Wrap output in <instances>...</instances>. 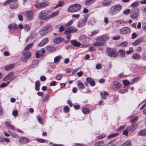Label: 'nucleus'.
Returning a JSON list of instances; mask_svg holds the SVG:
<instances>
[{"label":"nucleus","instance_id":"nucleus-1","mask_svg":"<svg viewBox=\"0 0 146 146\" xmlns=\"http://www.w3.org/2000/svg\"><path fill=\"white\" fill-rule=\"evenodd\" d=\"M109 37L105 35L98 36L96 38L97 41L93 45L94 46H104L106 45V41L109 40Z\"/></svg>","mask_w":146,"mask_h":146},{"label":"nucleus","instance_id":"nucleus-2","mask_svg":"<svg viewBox=\"0 0 146 146\" xmlns=\"http://www.w3.org/2000/svg\"><path fill=\"white\" fill-rule=\"evenodd\" d=\"M122 8L121 5L117 4L111 7L110 9L109 13L111 16H114L119 12Z\"/></svg>","mask_w":146,"mask_h":146},{"label":"nucleus","instance_id":"nucleus-3","mask_svg":"<svg viewBox=\"0 0 146 146\" xmlns=\"http://www.w3.org/2000/svg\"><path fill=\"white\" fill-rule=\"evenodd\" d=\"M81 7V5L79 4H74L69 6L67 9V11L70 13L75 12L80 10Z\"/></svg>","mask_w":146,"mask_h":146},{"label":"nucleus","instance_id":"nucleus-4","mask_svg":"<svg viewBox=\"0 0 146 146\" xmlns=\"http://www.w3.org/2000/svg\"><path fill=\"white\" fill-rule=\"evenodd\" d=\"M106 50L108 56L110 57L115 58L118 56L117 52L114 48L108 47Z\"/></svg>","mask_w":146,"mask_h":146},{"label":"nucleus","instance_id":"nucleus-5","mask_svg":"<svg viewBox=\"0 0 146 146\" xmlns=\"http://www.w3.org/2000/svg\"><path fill=\"white\" fill-rule=\"evenodd\" d=\"M52 28V27L50 25H46L42 27L39 31L40 35L43 36L50 31Z\"/></svg>","mask_w":146,"mask_h":146},{"label":"nucleus","instance_id":"nucleus-6","mask_svg":"<svg viewBox=\"0 0 146 146\" xmlns=\"http://www.w3.org/2000/svg\"><path fill=\"white\" fill-rule=\"evenodd\" d=\"M139 9L138 8L133 9L130 14L131 17L133 19H137L138 16Z\"/></svg>","mask_w":146,"mask_h":146},{"label":"nucleus","instance_id":"nucleus-7","mask_svg":"<svg viewBox=\"0 0 146 146\" xmlns=\"http://www.w3.org/2000/svg\"><path fill=\"white\" fill-rule=\"evenodd\" d=\"M88 16L86 15H84L83 18L79 20L77 23V26L79 28H81L85 25L87 20Z\"/></svg>","mask_w":146,"mask_h":146},{"label":"nucleus","instance_id":"nucleus-8","mask_svg":"<svg viewBox=\"0 0 146 146\" xmlns=\"http://www.w3.org/2000/svg\"><path fill=\"white\" fill-rule=\"evenodd\" d=\"M47 12L43 10L39 13L38 15L39 18L41 20H48L49 19V15H47Z\"/></svg>","mask_w":146,"mask_h":146},{"label":"nucleus","instance_id":"nucleus-9","mask_svg":"<svg viewBox=\"0 0 146 146\" xmlns=\"http://www.w3.org/2000/svg\"><path fill=\"white\" fill-rule=\"evenodd\" d=\"M77 31L78 29L76 28L71 26L67 29L64 33L65 34H68L70 33L76 32Z\"/></svg>","mask_w":146,"mask_h":146},{"label":"nucleus","instance_id":"nucleus-10","mask_svg":"<svg viewBox=\"0 0 146 146\" xmlns=\"http://www.w3.org/2000/svg\"><path fill=\"white\" fill-rule=\"evenodd\" d=\"M119 32L121 34H127L131 32V30L128 27H124L120 29Z\"/></svg>","mask_w":146,"mask_h":146},{"label":"nucleus","instance_id":"nucleus-11","mask_svg":"<svg viewBox=\"0 0 146 146\" xmlns=\"http://www.w3.org/2000/svg\"><path fill=\"white\" fill-rule=\"evenodd\" d=\"M49 3L48 1H43L41 3L36 4L35 5V7L37 8L44 7L48 5Z\"/></svg>","mask_w":146,"mask_h":146},{"label":"nucleus","instance_id":"nucleus-12","mask_svg":"<svg viewBox=\"0 0 146 146\" xmlns=\"http://www.w3.org/2000/svg\"><path fill=\"white\" fill-rule=\"evenodd\" d=\"M25 15L28 20H30L33 17V13L31 10L27 11L25 12Z\"/></svg>","mask_w":146,"mask_h":146},{"label":"nucleus","instance_id":"nucleus-13","mask_svg":"<svg viewBox=\"0 0 146 146\" xmlns=\"http://www.w3.org/2000/svg\"><path fill=\"white\" fill-rule=\"evenodd\" d=\"M144 40V37L143 36H141L133 42L132 43V45L133 46L138 45L140 43L142 42Z\"/></svg>","mask_w":146,"mask_h":146},{"label":"nucleus","instance_id":"nucleus-14","mask_svg":"<svg viewBox=\"0 0 146 146\" xmlns=\"http://www.w3.org/2000/svg\"><path fill=\"white\" fill-rule=\"evenodd\" d=\"M19 143L22 144H25L29 142V139L25 137H22L20 138L19 140Z\"/></svg>","mask_w":146,"mask_h":146},{"label":"nucleus","instance_id":"nucleus-15","mask_svg":"<svg viewBox=\"0 0 146 146\" xmlns=\"http://www.w3.org/2000/svg\"><path fill=\"white\" fill-rule=\"evenodd\" d=\"M45 52V50L44 48L41 49V51H37L36 53V57L37 58H39L40 57L43 56V54Z\"/></svg>","mask_w":146,"mask_h":146},{"label":"nucleus","instance_id":"nucleus-16","mask_svg":"<svg viewBox=\"0 0 146 146\" xmlns=\"http://www.w3.org/2000/svg\"><path fill=\"white\" fill-rule=\"evenodd\" d=\"M86 81L88 83L90 84L92 86H94L95 85V82L93 79L87 78H86Z\"/></svg>","mask_w":146,"mask_h":146},{"label":"nucleus","instance_id":"nucleus-17","mask_svg":"<svg viewBox=\"0 0 146 146\" xmlns=\"http://www.w3.org/2000/svg\"><path fill=\"white\" fill-rule=\"evenodd\" d=\"M48 38H46L42 40L38 44V46L40 47L43 46L44 44L48 43Z\"/></svg>","mask_w":146,"mask_h":146},{"label":"nucleus","instance_id":"nucleus-18","mask_svg":"<svg viewBox=\"0 0 146 146\" xmlns=\"http://www.w3.org/2000/svg\"><path fill=\"white\" fill-rule=\"evenodd\" d=\"M14 1L11 2L10 5V7L12 9H17L18 6V4L17 3H15Z\"/></svg>","mask_w":146,"mask_h":146},{"label":"nucleus","instance_id":"nucleus-19","mask_svg":"<svg viewBox=\"0 0 146 146\" xmlns=\"http://www.w3.org/2000/svg\"><path fill=\"white\" fill-rule=\"evenodd\" d=\"M113 83L115 87L117 89H119L122 86L121 84L117 81H114Z\"/></svg>","mask_w":146,"mask_h":146},{"label":"nucleus","instance_id":"nucleus-20","mask_svg":"<svg viewBox=\"0 0 146 146\" xmlns=\"http://www.w3.org/2000/svg\"><path fill=\"white\" fill-rule=\"evenodd\" d=\"M59 13V11L58 10L54 12L51 14L49 15V19L51 18H52L56 16H57Z\"/></svg>","mask_w":146,"mask_h":146},{"label":"nucleus","instance_id":"nucleus-21","mask_svg":"<svg viewBox=\"0 0 146 146\" xmlns=\"http://www.w3.org/2000/svg\"><path fill=\"white\" fill-rule=\"evenodd\" d=\"M8 28L9 30H15L18 28V26L16 24H11L9 25Z\"/></svg>","mask_w":146,"mask_h":146},{"label":"nucleus","instance_id":"nucleus-22","mask_svg":"<svg viewBox=\"0 0 146 146\" xmlns=\"http://www.w3.org/2000/svg\"><path fill=\"white\" fill-rule=\"evenodd\" d=\"M137 125H133L131 126H128L127 127V129H128L129 131H133L135 130L137 127Z\"/></svg>","mask_w":146,"mask_h":146},{"label":"nucleus","instance_id":"nucleus-23","mask_svg":"<svg viewBox=\"0 0 146 146\" xmlns=\"http://www.w3.org/2000/svg\"><path fill=\"white\" fill-rule=\"evenodd\" d=\"M111 0H104L102 2V5L104 6H107L111 3Z\"/></svg>","mask_w":146,"mask_h":146},{"label":"nucleus","instance_id":"nucleus-24","mask_svg":"<svg viewBox=\"0 0 146 146\" xmlns=\"http://www.w3.org/2000/svg\"><path fill=\"white\" fill-rule=\"evenodd\" d=\"M63 40V38L61 37H58L56 38L54 40V43L57 44Z\"/></svg>","mask_w":146,"mask_h":146},{"label":"nucleus","instance_id":"nucleus-25","mask_svg":"<svg viewBox=\"0 0 146 146\" xmlns=\"http://www.w3.org/2000/svg\"><path fill=\"white\" fill-rule=\"evenodd\" d=\"M96 0H86L84 3L86 6H90L95 2Z\"/></svg>","mask_w":146,"mask_h":146},{"label":"nucleus","instance_id":"nucleus-26","mask_svg":"<svg viewBox=\"0 0 146 146\" xmlns=\"http://www.w3.org/2000/svg\"><path fill=\"white\" fill-rule=\"evenodd\" d=\"M38 61L37 59L34 60H33L31 64L33 68H35L38 66Z\"/></svg>","mask_w":146,"mask_h":146},{"label":"nucleus","instance_id":"nucleus-27","mask_svg":"<svg viewBox=\"0 0 146 146\" xmlns=\"http://www.w3.org/2000/svg\"><path fill=\"white\" fill-rule=\"evenodd\" d=\"M105 143L103 141H101L96 142L95 145V146H106Z\"/></svg>","mask_w":146,"mask_h":146},{"label":"nucleus","instance_id":"nucleus-28","mask_svg":"<svg viewBox=\"0 0 146 146\" xmlns=\"http://www.w3.org/2000/svg\"><path fill=\"white\" fill-rule=\"evenodd\" d=\"M71 44L75 46L79 47L81 45V44L75 40H72L71 41Z\"/></svg>","mask_w":146,"mask_h":146},{"label":"nucleus","instance_id":"nucleus-29","mask_svg":"<svg viewBox=\"0 0 146 146\" xmlns=\"http://www.w3.org/2000/svg\"><path fill=\"white\" fill-rule=\"evenodd\" d=\"M15 65L14 64H12L7 66L5 67V69L6 70H11L14 67Z\"/></svg>","mask_w":146,"mask_h":146},{"label":"nucleus","instance_id":"nucleus-30","mask_svg":"<svg viewBox=\"0 0 146 146\" xmlns=\"http://www.w3.org/2000/svg\"><path fill=\"white\" fill-rule=\"evenodd\" d=\"M118 52L120 56L121 57H124L125 56V51L124 50L122 49H120L119 50Z\"/></svg>","mask_w":146,"mask_h":146},{"label":"nucleus","instance_id":"nucleus-31","mask_svg":"<svg viewBox=\"0 0 146 146\" xmlns=\"http://www.w3.org/2000/svg\"><path fill=\"white\" fill-rule=\"evenodd\" d=\"M13 75V74H8L6 76L3 78V80L4 81H7L11 78Z\"/></svg>","mask_w":146,"mask_h":146},{"label":"nucleus","instance_id":"nucleus-32","mask_svg":"<svg viewBox=\"0 0 146 146\" xmlns=\"http://www.w3.org/2000/svg\"><path fill=\"white\" fill-rule=\"evenodd\" d=\"M133 59L135 60H138L140 58V55L137 53H134L132 56Z\"/></svg>","mask_w":146,"mask_h":146},{"label":"nucleus","instance_id":"nucleus-33","mask_svg":"<svg viewBox=\"0 0 146 146\" xmlns=\"http://www.w3.org/2000/svg\"><path fill=\"white\" fill-rule=\"evenodd\" d=\"M40 86V83L39 81H37L35 83V89L36 91L39 90V87Z\"/></svg>","mask_w":146,"mask_h":146},{"label":"nucleus","instance_id":"nucleus-34","mask_svg":"<svg viewBox=\"0 0 146 146\" xmlns=\"http://www.w3.org/2000/svg\"><path fill=\"white\" fill-rule=\"evenodd\" d=\"M77 86L81 90L83 89L84 87V84L82 82L78 81V82Z\"/></svg>","mask_w":146,"mask_h":146},{"label":"nucleus","instance_id":"nucleus-35","mask_svg":"<svg viewBox=\"0 0 146 146\" xmlns=\"http://www.w3.org/2000/svg\"><path fill=\"white\" fill-rule=\"evenodd\" d=\"M31 53L30 52H25L23 54V55L24 56L27 57L28 59L30 57Z\"/></svg>","mask_w":146,"mask_h":146},{"label":"nucleus","instance_id":"nucleus-36","mask_svg":"<svg viewBox=\"0 0 146 146\" xmlns=\"http://www.w3.org/2000/svg\"><path fill=\"white\" fill-rule=\"evenodd\" d=\"M99 32L98 30H94L91 32H89L88 33L89 35L90 36H94L96 35Z\"/></svg>","mask_w":146,"mask_h":146},{"label":"nucleus","instance_id":"nucleus-37","mask_svg":"<svg viewBox=\"0 0 146 146\" xmlns=\"http://www.w3.org/2000/svg\"><path fill=\"white\" fill-rule=\"evenodd\" d=\"M62 56H58L54 58V62L56 63L60 61L62 58Z\"/></svg>","mask_w":146,"mask_h":146},{"label":"nucleus","instance_id":"nucleus-38","mask_svg":"<svg viewBox=\"0 0 146 146\" xmlns=\"http://www.w3.org/2000/svg\"><path fill=\"white\" fill-rule=\"evenodd\" d=\"M100 94L102 98L104 99H106V96L108 95V94L106 92H105L103 93H101Z\"/></svg>","mask_w":146,"mask_h":146},{"label":"nucleus","instance_id":"nucleus-39","mask_svg":"<svg viewBox=\"0 0 146 146\" xmlns=\"http://www.w3.org/2000/svg\"><path fill=\"white\" fill-rule=\"evenodd\" d=\"M13 1L14 2H16L17 0H7L3 3V4L4 5H6L9 4L10 3H11V2Z\"/></svg>","mask_w":146,"mask_h":146},{"label":"nucleus","instance_id":"nucleus-40","mask_svg":"<svg viewBox=\"0 0 146 146\" xmlns=\"http://www.w3.org/2000/svg\"><path fill=\"white\" fill-rule=\"evenodd\" d=\"M131 144V142L129 140H127L123 143L121 146H130Z\"/></svg>","mask_w":146,"mask_h":146},{"label":"nucleus","instance_id":"nucleus-41","mask_svg":"<svg viewBox=\"0 0 146 146\" xmlns=\"http://www.w3.org/2000/svg\"><path fill=\"white\" fill-rule=\"evenodd\" d=\"M138 134L140 136H144L146 134V130H143L139 132Z\"/></svg>","mask_w":146,"mask_h":146},{"label":"nucleus","instance_id":"nucleus-42","mask_svg":"<svg viewBox=\"0 0 146 146\" xmlns=\"http://www.w3.org/2000/svg\"><path fill=\"white\" fill-rule=\"evenodd\" d=\"M47 50L49 52H51L54 51L55 48L52 46H48L46 48Z\"/></svg>","mask_w":146,"mask_h":146},{"label":"nucleus","instance_id":"nucleus-43","mask_svg":"<svg viewBox=\"0 0 146 146\" xmlns=\"http://www.w3.org/2000/svg\"><path fill=\"white\" fill-rule=\"evenodd\" d=\"M33 45V43H31L27 45L26 46L24 50H27L30 49L32 47Z\"/></svg>","mask_w":146,"mask_h":146},{"label":"nucleus","instance_id":"nucleus-44","mask_svg":"<svg viewBox=\"0 0 146 146\" xmlns=\"http://www.w3.org/2000/svg\"><path fill=\"white\" fill-rule=\"evenodd\" d=\"M139 4V2L137 1H136L132 3L131 5V6L133 7H136L138 6Z\"/></svg>","mask_w":146,"mask_h":146},{"label":"nucleus","instance_id":"nucleus-45","mask_svg":"<svg viewBox=\"0 0 146 146\" xmlns=\"http://www.w3.org/2000/svg\"><path fill=\"white\" fill-rule=\"evenodd\" d=\"M9 133H10V135L12 137L16 138H18L19 137V136L15 133H11L10 131H8Z\"/></svg>","mask_w":146,"mask_h":146},{"label":"nucleus","instance_id":"nucleus-46","mask_svg":"<svg viewBox=\"0 0 146 146\" xmlns=\"http://www.w3.org/2000/svg\"><path fill=\"white\" fill-rule=\"evenodd\" d=\"M64 3L63 1H62L60 2L55 7H54V8L56 9V8L62 7Z\"/></svg>","mask_w":146,"mask_h":146},{"label":"nucleus","instance_id":"nucleus-47","mask_svg":"<svg viewBox=\"0 0 146 146\" xmlns=\"http://www.w3.org/2000/svg\"><path fill=\"white\" fill-rule=\"evenodd\" d=\"M21 61L23 62H25L27 61L28 59L26 57L24 56L23 55L22 56L21 58Z\"/></svg>","mask_w":146,"mask_h":146},{"label":"nucleus","instance_id":"nucleus-48","mask_svg":"<svg viewBox=\"0 0 146 146\" xmlns=\"http://www.w3.org/2000/svg\"><path fill=\"white\" fill-rule=\"evenodd\" d=\"M83 113L85 114H88L89 113V110L87 108H84L82 110Z\"/></svg>","mask_w":146,"mask_h":146},{"label":"nucleus","instance_id":"nucleus-49","mask_svg":"<svg viewBox=\"0 0 146 146\" xmlns=\"http://www.w3.org/2000/svg\"><path fill=\"white\" fill-rule=\"evenodd\" d=\"M141 79V77H137L134 78L131 80V81L133 83L135 82H137L139 81Z\"/></svg>","mask_w":146,"mask_h":146},{"label":"nucleus","instance_id":"nucleus-50","mask_svg":"<svg viewBox=\"0 0 146 146\" xmlns=\"http://www.w3.org/2000/svg\"><path fill=\"white\" fill-rule=\"evenodd\" d=\"M138 120V117H133L131 120V121L132 123H134L136 122Z\"/></svg>","mask_w":146,"mask_h":146},{"label":"nucleus","instance_id":"nucleus-51","mask_svg":"<svg viewBox=\"0 0 146 146\" xmlns=\"http://www.w3.org/2000/svg\"><path fill=\"white\" fill-rule=\"evenodd\" d=\"M73 22L72 20H70L65 25V27H68L70 26Z\"/></svg>","mask_w":146,"mask_h":146},{"label":"nucleus","instance_id":"nucleus-52","mask_svg":"<svg viewBox=\"0 0 146 146\" xmlns=\"http://www.w3.org/2000/svg\"><path fill=\"white\" fill-rule=\"evenodd\" d=\"M118 133H113L111 135H109L108 137V139H110L113 137H115L116 136L118 135Z\"/></svg>","mask_w":146,"mask_h":146},{"label":"nucleus","instance_id":"nucleus-53","mask_svg":"<svg viewBox=\"0 0 146 146\" xmlns=\"http://www.w3.org/2000/svg\"><path fill=\"white\" fill-rule=\"evenodd\" d=\"M38 121L41 124H42L43 122L42 121V119L41 117L39 116H38L37 117Z\"/></svg>","mask_w":146,"mask_h":146},{"label":"nucleus","instance_id":"nucleus-54","mask_svg":"<svg viewBox=\"0 0 146 146\" xmlns=\"http://www.w3.org/2000/svg\"><path fill=\"white\" fill-rule=\"evenodd\" d=\"M64 112L65 113H67L69 111V108L68 107V106H66L64 107Z\"/></svg>","mask_w":146,"mask_h":146},{"label":"nucleus","instance_id":"nucleus-55","mask_svg":"<svg viewBox=\"0 0 146 146\" xmlns=\"http://www.w3.org/2000/svg\"><path fill=\"white\" fill-rule=\"evenodd\" d=\"M129 131L128 129H127V128L126 129H125L123 133V135H125L126 136L128 134V131Z\"/></svg>","mask_w":146,"mask_h":146},{"label":"nucleus","instance_id":"nucleus-56","mask_svg":"<svg viewBox=\"0 0 146 146\" xmlns=\"http://www.w3.org/2000/svg\"><path fill=\"white\" fill-rule=\"evenodd\" d=\"M9 82H8L7 83H3L1 84L0 86V87L3 88L9 84Z\"/></svg>","mask_w":146,"mask_h":146},{"label":"nucleus","instance_id":"nucleus-57","mask_svg":"<svg viewBox=\"0 0 146 146\" xmlns=\"http://www.w3.org/2000/svg\"><path fill=\"white\" fill-rule=\"evenodd\" d=\"M123 83L125 86H128L130 84V82L127 80H124L123 82Z\"/></svg>","mask_w":146,"mask_h":146},{"label":"nucleus","instance_id":"nucleus-58","mask_svg":"<svg viewBox=\"0 0 146 146\" xmlns=\"http://www.w3.org/2000/svg\"><path fill=\"white\" fill-rule=\"evenodd\" d=\"M130 9H128L124 10L123 12V13L124 14L127 15L128 14H129L130 13Z\"/></svg>","mask_w":146,"mask_h":146},{"label":"nucleus","instance_id":"nucleus-59","mask_svg":"<svg viewBox=\"0 0 146 146\" xmlns=\"http://www.w3.org/2000/svg\"><path fill=\"white\" fill-rule=\"evenodd\" d=\"M36 141L40 143H44L45 141V140L42 139H35Z\"/></svg>","mask_w":146,"mask_h":146},{"label":"nucleus","instance_id":"nucleus-60","mask_svg":"<svg viewBox=\"0 0 146 146\" xmlns=\"http://www.w3.org/2000/svg\"><path fill=\"white\" fill-rule=\"evenodd\" d=\"M18 113V111L17 110H14L13 111L12 114L15 117L17 116V115Z\"/></svg>","mask_w":146,"mask_h":146},{"label":"nucleus","instance_id":"nucleus-61","mask_svg":"<svg viewBox=\"0 0 146 146\" xmlns=\"http://www.w3.org/2000/svg\"><path fill=\"white\" fill-rule=\"evenodd\" d=\"M62 77V76L61 75L59 74L56 77V79L57 80H60L61 79Z\"/></svg>","mask_w":146,"mask_h":146},{"label":"nucleus","instance_id":"nucleus-62","mask_svg":"<svg viewBox=\"0 0 146 146\" xmlns=\"http://www.w3.org/2000/svg\"><path fill=\"white\" fill-rule=\"evenodd\" d=\"M102 66V64L100 63H99L96 65V68L97 69H100L101 68Z\"/></svg>","mask_w":146,"mask_h":146},{"label":"nucleus","instance_id":"nucleus-63","mask_svg":"<svg viewBox=\"0 0 146 146\" xmlns=\"http://www.w3.org/2000/svg\"><path fill=\"white\" fill-rule=\"evenodd\" d=\"M127 43L125 42H123L120 44L121 46H122L123 47H125L127 45Z\"/></svg>","mask_w":146,"mask_h":146},{"label":"nucleus","instance_id":"nucleus-64","mask_svg":"<svg viewBox=\"0 0 146 146\" xmlns=\"http://www.w3.org/2000/svg\"><path fill=\"white\" fill-rule=\"evenodd\" d=\"M106 136V135L104 134H102L101 135L98 136V138L99 139H102L104 137H105Z\"/></svg>","mask_w":146,"mask_h":146}]
</instances>
